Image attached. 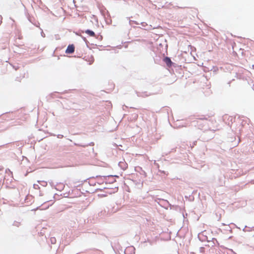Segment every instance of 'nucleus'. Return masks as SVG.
Wrapping results in <instances>:
<instances>
[{
  "label": "nucleus",
  "instance_id": "1",
  "mask_svg": "<svg viewBox=\"0 0 254 254\" xmlns=\"http://www.w3.org/2000/svg\"><path fill=\"white\" fill-rule=\"evenodd\" d=\"M74 51V46L73 45H69L68 46L66 51L65 53L66 54H72Z\"/></svg>",
  "mask_w": 254,
  "mask_h": 254
},
{
  "label": "nucleus",
  "instance_id": "3",
  "mask_svg": "<svg viewBox=\"0 0 254 254\" xmlns=\"http://www.w3.org/2000/svg\"><path fill=\"white\" fill-rule=\"evenodd\" d=\"M85 33L86 34H87L88 35H89V36H92V37H94L95 35L94 32L93 31H92L90 30H87L85 31Z\"/></svg>",
  "mask_w": 254,
  "mask_h": 254
},
{
  "label": "nucleus",
  "instance_id": "4",
  "mask_svg": "<svg viewBox=\"0 0 254 254\" xmlns=\"http://www.w3.org/2000/svg\"><path fill=\"white\" fill-rule=\"evenodd\" d=\"M119 165L124 169H126L127 168V164L123 162H120Z\"/></svg>",
  "mask_w": 254,
  "mask_h": 254
},
{
  "label": "nucleus",
  "instance_id": "6",
  "mask_svg": "<svg viewBox=\"0 0 254 254\" xmlns=\"http://www.w3.org/2000/svg\"><path fill=\"white\" fill-rule=\"evenodd\" d=\"M93 62H94V59L92 57H91L90 64H91L92 63H93Z\"/></svg>",
  "mask_w": 254,
  "mask_h": 254
},
{
  "label": "nucleus",
  "instance_id": "7",
  "mask_svg": "<svg viewBox=\"0 0 254 254\" xmlns=\"http://www.w3.org/2000/svg\"><path fill=\"white\" fill-rule=\"evenodd\" d=\"M56 241V239H54V240H52V243H54Z\"/></svg>",
  "mask_w": 254,
  "mask_h": 254
},
{
  "label": "nucleus",
  "instance_id": "5",
  "mask_svg": "<svg viewBox=\"0 0 254 254\" xmlns=\"http://www.w3.org/2000/svg\"><path fill=\"white\" fill-rule=\"evenodd\" d=\"M213 115H211V116H209L208 117V118H198L197 119V123H198L199 121V120H208V118L210 117H211V116H213Z\"/></svg>",
  "mask_w": 254,
  "mask_h": 254
},
{
  "label": "nucleus",
  "instance_id": "8",
  "mask_svg": "<svg viewBox=\"0 0 254 254\" xmlns=\"http://www.w3.org/2000/svg\"><path fill=\"white\" fill-rule=\"evenodd\" d=\"M56 241V239H54V240H52V243H54Z\"/></svg>",
  "mask_w": 254,
  "mask_h": 254
},
{
  "label": "nucleus",
  "instance_id": "2",
  "mask_svg": "<svg viewBox=\"0 0 254 254\" xmlns=\"http://www.w3.org/2000/svg\"><path fill=\"white\" fill-rule=\"evenodd\" d=\"M164 61L165 62V63L166 64H167L168 66H171L172 62H171V59H170L169 58H168V57H166V58L164 59Z\"/></svg>",
  "mask_w": 254,
  "mask_h": 254
}]
</instances>
